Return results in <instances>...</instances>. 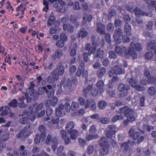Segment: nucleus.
Here are the masks:
<instances>
[{"instance_id":"f257e3e1","label":"nucleus","mask_w":156,"mask_h":156,"mask_svg":"<svg viewBox=\"0 0 156 156\" xmlns=\"http://www.w3.org/2000/svg\"><path fill=\"white\" fill-rule=\"evenodd\" d=\"M43 104L42 103L37 105V103L34 104L32 106L29 107L30 111L27 112V114L29 116L31 120L34 121L36 119V116L38 111L43 108Z\"/></svg>"},{"instance_id":"f03ea898","label":"nucleus","mask_w":156,"mask_h":156,"mask_svg":"<svg viewBox=\"0 0 156 156\" xmlns=\"http://www.w3.org/2000/svg\"><path fill=\"white\" fill-rule=\"evenodd\" d=\"M141 49L140 44L138 43L135 44L132 42L130 44V47L128 49V53L126 55V58H128L129 55H131L133 58L137 57V53L136 50L140 51Z\"/></svg>"},{"instance_id":"7ed1b4c3","label":"nucleus","mask_w":156,"mask_h":156,"mask_svg":"<svg viewBox=\"0 0 156 156\" xmlns=\"http://www.w3.org/2000/svg\"><path fill=\"white\" fill-rule=\"evenodd\" d=\"M119 112L121 114L124 113L125 116H128L127 119L129 121H133L135 119L133 110L129 108L128 107L126 106L120 108Z\"/></svg>"},{"instance_id":"20e7f679","label":"nucleus","mask_w":156,"mask_h":156,"mask_svg":"<svg viewBox=\"0 0 156 156\" xmlns=\"http://www.w3.org/2000/svg\"><path fill=\"white\" fill-rule=\"evenodd\" d=\"M127 10L131 12H135L136 16L138 17L141 16H150L151 15L150 13H148L144 12L138 7H136L134 8L133 5H129L126 7Z\"/></svg>"},{"instance_id":"39448f33","label":"nucleus","mask_w":156,"mask_h":156,"mask_svg":"<svg viewBox=\"0 0 156 156\" xmlns=\"http://www.w3.org/2000/svg\"><path fill=\"white\" fill-rule=\"evenodd\" d=\"M130 89L129 86L126 84L121 83L119 85L118 87V90L119 92H122L126 91V92L121 93L119 95L120 97L123 98L126 96L128 94L127 90Z\"/></svg>"},{"instance_id":"423d86ee","label":"nucleus","mask_w":156,"mask_h":156,"mask_svg":"<svg viewBox=\"0 0 156 156\" xmlns=\"http://www.w3.org/2000/svg\"><path fill=\"white\" fill-rule=\"evenodd\" d=\"M95 37L93 36L92 37V44L91 47H90V45L87 44L85 46V49L86 50L88 51V54L90 55L92 53H94L95 51L97 45L95 42Z\"/></svg>"},{"instance_id":"0eeeda50","label":"nucleus","mask_w":156,"mask_h":156,"mask_svg":"<svg viewBox=\"0 0 156 156\" xmlns=\"http://www.w3.org/2000/svg\"><path fill=\"white\" fill-rule=\"evenodd\" d=\"M106 132V135L109 138L112 137V136L114 135L116 133V127L115 126H108Z\"/></svg>"},{"instance_id":"6e6552de","label":"nucleus","mask_w":156,"mask_h":156,"mask_svg":"<svg viewBox=\"0 0 156 156\" xmlns=\"http://www.w3.org/2000/svg\"><path fill=\"white\" fill-rule=\"evenodd\" d=\"M125 71L118 66H116L113 69H111L109 73V75L110 76H112L114 74L118 75L122 73H124Z\"/></svg>"},{"instance_id":"1a4fd4ad","label":"nucleus","mask_w":156,"mask_h":156,"mask_svg":"<svg viewBox=\"0 0 156 156\" xmlns=\"http://www.w3.org/2000/svg\"><path fill=\"white\" fill-rule=\"evenodd\" d=\"M138 81L136 79H131L129 81V84L132 87L139 91H143L145 89L144 87H142L137 84Z\"/></svg>"},{"instance_id":"9d476101","label":"nucleus","mask_w":156,"mask_h":156,"mask_svg":"<svg viewBox=\"0 0 156 156\" xmlns=\"http://www.w3.org/2000/svg\"><path fill=\"white\" fill-rule=\"evenodd\" d=\"M74 79L72 80V81L69 79H68L66 81L65 79H63L62 81L59 86H63L65 88L66 87L70 88L72 85V83H75L76 81V77L74 76Z\"/></svg>"},{"instance_id":"9b49d317","label":"nucleus","mask_w":156,"mask_h":156,"mask_svg":"<svg viewBox=\"0 0 156 156\" xmlns=\"http://www.w3.org/2000/svg\"><path fill=\"white\" fill-rule=\"evenodd\" d=\"M122 34V30L121 29L118 28L115 30V33L113 35V37L115 42L117 44L120 43Z\"/></svg>"},{"instance_id":"f8f14e48","label":"nucleus","mask_w":156,"mask_h":156,"mask_svg":"<svg viewBox=\"0 0 156 156\" xmlns=\"http://www.w3.org/2000/svg\"><path fill=\"white\" fill-rule=\"evenodd\" d=\"M85 108H90L91 110H95L96 108V105L95 101L93 99H87L85 103Z\"/></svg>"},{"instance_id":"ddd939ff","label":"nucleus","mask_w":156,"mask_h":156,"mask_svg":"<svg viewBox=\"0 0 156 156\" xmlns=\"http://www.w3.org/2000/svg\"><path fill=\"white\" fill-rule=\"evenodd\" d=\"M47 87L48 90V92H46L48 98H51L55 97L54 96L55 91L53 89L55 88V85H53V86H51L50 85H48L47 86Z\"/></svg>"},{"instance_id":"4468645a","label":"nucleus","mask_w":156,"mask_h":156,"mask_svg":"<svg viewBox=\"0 0 156 156\" xmlns=\"http://www.w3.org/2000/svg\"><path fill=\"white\" fill-rule=\"evenodd\" d=\"M51 99H48L45 102V105L47 107H49L51 106H55L57 104L58 99L56 97H54L52 98Z\"/></svg>"},{"instance_id":"2eb2a0df","label":"nucleus","mask_w":156,"mask_h":156,"mask_svg":"<svg viewBox=\"0 0 156 156\" xmlns=\"http://www.w3.org/2000/svg\"><path fill=\"white\" fill-rule=\"evenodd\" d=\"M64 108V106L63 104H60L58 107L55 109V115L56 116H59L64 115L65 114V112L63 110Z\"/></svg>"},{"instance_id":"dca6fc26","label":"nucleus","mask_w":156,"mask_h":156,"mask_svg":"<svg viewBox=\"0 0 156 156\" xmlns=\"http://www.w3.org/2000/svg\"><path fill=\"white\" fill-rule=\"evenodd\" d=\"M31 134V132L28 130L26 128L24 130H23L16 135L17 137L20 138L22 136L24 137H27Z\"/></svg>"},{"instance_id":"f3484780","label":"nucleus","mask_w":156,"mask_h":156,"mask_svg":"<svg viewBox=\"0 0 156 156\" xmlns=\"http://www.w3.org/2000/svg\"><path fill=\"white\" fill-rule=\"evenodd\" d=\"M141 124L140 123L137 124V126L140 131L142 133H144L146 131H150V130H152L154 129L153 126L150 127L147 125H144L141 127H140Z\"/></svg>"},{"instance_id":"a211bd4d","label":"nucleus","mask_w":156,"mask_h":156,"mask_svg":"<svg viewBox=\"0 0 156 156\" xmlns=\"http://www.w3.org/2000/svg\"><path fill=\"white\" fill-rule=\"evenodd\" d=\"M129 135L133 139L136 140L139 137V133L137 132H135L133 128H131L129 131Z\"/></svg>"},{"instance_id":"6ab92c4d","label":"nucleus","mask_w":156,"mask_h":156,"mask_svg":"<svg viewBox=\"0 0 156 156\" xmlns=\"http://www.w3.org/2000/svg\"><path fill=\"white\" fill-rule=\"evenodd\" d=\"M58 78V76L57 74H55V72H52L51 75L48 77L47 81L49 83H52L57 80Z\"/></svg>"},{"instance_id":"aec40b11","label":"nucleus","mask_w":156,"mask_h":156,"mask_svg":"<svg viewBox=\"0 0 156 156\" xmlns=\"http://www.w3.org/2000/svg\"><path fill=\"white\" fill-rule=\"evenodd\" d=\"M0 138L1 140L6 141L9 138V133L7 131H4L2 129H0Z\"/></svg>"},{"instance_id":"412c9836","label":"nucleus","mask_w":156,"mask_h":156,"mask_svg":"<svg viewBox=\"0 0 156 156\" xmlns=\"http://www.w3.org/2000/svg\"><path fill=\"white\" fill-rule=\"evenodd\" d=\"M144 74L145 76L148 79V83H152L156 82V76L155 79L152 77H150V73L147 69H145L144 72Z\"/></svg>"},{"instance_id":"4be33fe9","label":"nucleus","mask_w":156,"mask_h":156,"mask_svg":"<svg viewBox=\"0 0 156 156\" xmlns=\"http://www.w3.org/2000/svg\"><path fill=\"white\" fill-rule=\"evenodd\" d=\"M60 133L62 138L64 140L65 144H69L70 141V140L69 138L68 137L66 132L63 130H61Z\"/></svg>"},{"instance_id":"5701e85b","label":"nucleus","mask_w":156,"mask_h":156,"mask_svg":"<svg viewBox=\"0 0 156 156\" xmlns=\"http://www.w3.org/2000/svg\"><path fill=\"white\" fill-rule=\"evenodd\" d=\"M99 144L101 147H108V143L107 138L105 137H101L99 140Z\"/></svg>"},{"instance_id":"b1692460","label":"nucleus","mask_w":156,"mask_h":156,"mask_svg":"<svg viewBox=\"0 0 156 156\" xmlns=\"http://www.w3.org/2000/svg\"><path fill=\"white\" fill-rule=\"evenodd\" d=\"M97 31L98 33L102 34L105 33V26L100 23H97Z\"/></svg>"},{"instance_id":"393cba45","label":"nucleus","mask_w":156,"mask_h":156,"mask_svg":"<svg viewBox=\"0 0 156 156\" xmlns=\"http://www.w3.org/2000/svg\"><path fill=\"white\" fill-rule=\"evenodd\" d=\"M124 30V31L127 35L131 36L132 35L131 27L128 23H126L125 24Z\"/></svg>"},{"instance_id":"a878e982","label":"nucleus","mask_w":156,"mask_h":156,"mask_svg":"<svg viewBox=\"0 0 156 156\" xmlns=\"http://www.w3.org/2000/svg\"><path fill=\"white\" fill-rule=\"evenodd\" d=\"M104 85V83L102 81H99L96 83V86L98 88L99 92L100 93H102L104 91L103 87Z\"/></svg>"},{"instance_id":"bb28decb","label":"nucleus","mask_w":156,"mask_h":156,"mask_svg":"<svg viewBox=\"0 0 156 156\" xmlns=\"http://www.w3.org/2000/svg\"><path fill=\"white\" fill-rule=\"evenodd\" d=\"M155 42L154 40H152L149 42L147 45V49L149 51H152L155 49L154 51L156 53V48H155Z\"/></svg>"},{"instance_id":"cd10ccee","label":"nucleus","mask_w":156,"mask_h":156,"mask_svg":"<svg viewBox=\"0 0 156 156\" xmlns=\"http://www.w3.org/2000/svg\"><path fill=\"white\" fill-rule=\"evenodd\" d=\"M55 20V17L53 12L51 13V16L49 17L47 23V25L48 26H50L53 23Z\"/></svg>"},{"instance_id":"c85d7f7f","label":"nucleus","mask_w":156,"mask_h":156,"mask_svg":"<svg viewBox=\"0 0 156 156\" xmlns=\"http://www.w3.org/2000/svg\"><path fill=\"white\" fill-rule=\"evenodd\" d=\"M68 133L70 135V138L72 140L76 139L79 136V132L75 129L72 130Z\"/></svg>"},{"instance_id":"c756f323","label":"nucleus","mask_w":156,"mask_h":156,"mask_svg":"<svg viewBox=\"0 0 156 156\" xmlns=\"http://www.w3.org/2000/svg\"><path fill=\"white\" fill-rule=\"evenodd\" d=\"M55 74H57L58 75H62L64 73V68L63 66H61L58 67L54 71Z\"/></svg>"},{"instance_id":"7c9ffc66","label":"nucleus","mask_w":156,"mask_h":156,"mask_svg":"<svg viewBox=\"0 0 156 156\" xmlns=\"http://www.w3.org/2000/svg\"><path fill=\"white\" fill-rule=\"evenodd\" d=\"M26 9V7L24 5H23V4H21L19 6H18L16 9L17 11H20V12H18V13L16 15V16H18L20 14L23 15L24 14V11Z\"/></svg>"},{"instance_id":"2f4dec72","label":"nucleus","mask_w":156,"mask_h":156,"mask_svg":"<svg viewBox=\"0 0 156 156\" xmlns=\"http://www.w3.org/2000/svg\"><path fill=\"white\" fill-rule=\"evenodd\" d=\"M88 34V32L83 28L81 29L78 33L77 36L78 37H81L82 38L86 37Z\"/></svg>"},{"instance_id":"473e14b6","label":"nucleus","mask_w":156,"mask_h":156,"mask_svg":"<svg viewBox=\"0 0 156 156\" xmlns=\"http://www.w3.org/2000/svg\"><path fill=\"white\" fill-rule=\"evenodd\" d=\"M126 48L124 47H120L119 46H116L115 48L116 52L120 55L122 54L126 51Z\"/></svg>"},{"instance_id":"72a5a7b5","label":"nucleus","mask_w":156,"mask_h":156,"mask_svg":"<svg viewBox=\"0 0 156 156\" xmlns=\"http://www.w3.org/2000/svg\"><path fill=\"white\" fill-rule=\"evenodd\" d=\"M62 52L61 49H59L57 50L54 55L52 56V57L54 59L56 58H59L62 56Z\"/></svg>"},{"instance_id":"f704fd0d","label":"nucleus","mask_w":156,"mask_h":156,"mask_svg":"<svg viewBox=\"0 0 156 156\" xmlns=\"http://www.w3.org/2000/svg\"><path fill=\"white\" fill-rule=\"evenodd\" d=\"M63 27L64 31H67L69 32H72L73 31V27L70 24H64L63 25Z\"/></svg>"},{"instance_id":"c9c22d12","label":"nucleus","mask_w":156,"mask_h":156,"mask_svg":"<svg viewBox=\"0 0 156 156\" xmlns=\"http://www.w3.org/2000/svg\"><path fill=\"white\" fill-rule=\"evenodd\" d=\"M74 127V122L72 121H70L69 122L66 126V130L67 131L68 133H70Z\"/></svg>"},{"instance_id":"e433bc0d","label":"nucleus","mask_w":156,"mask_h":156,"mask_svg":"<svg viewBox=\"0 0 156 156\" xmlns=\"http://www.w3.org/2000/svg\"><path fill=\"white\" fill-rule=\"evenodd\" d=\"M92 19V16L90 15H87L86 14H84L83 15V23L84 24L87 22H90L91 21Z\"/></svg>"},{"instance_id":"4c0bfd02","label":"nucleus","mask_w":156,"mask_h":156,"mask_svg":"<svg viewBox=\"0 0 156 156\" xmlns=\"http://www.w3.org/2000/svg\"><path fill=\"white\" fill-rule=\"evenodd\" d=\"M71 109L73 111H76L79 108V104L76 102L73 101L71 104Z\"/></svg>"},{"instance_id":"58836bf2","label":"nucleus","mask_w":156,"mask_h":156,"mask_svg":"<svg viewBox=\"0 0 156 156\" xmlns=\"http://www.w3.org/2000/svg\"><path fill=\"white\" fill-rule=\"evenodd\" d=\"M39 130L41 132V136L42 138H45L46 136V135L45 134L46 131L44 126L43 125L40 126L38 128Z\"/></svg>"},{"instance_id":"ea45409f","label":"nucleus","mask_w":156,"mask_h":156,"mask_svg":"<svg viewBox=\"0 0 156 156\" xmlns=\"http://www.w3.org/2000/svg\"><path fill=\"white\" fill-rule=\"evenodd\" d=\"M72 49L70 52V55L72 56H74L76 54V49L77 47V44L76 43H73L72 45Z\"/></svg>"},{"instance_id":"a19ab883","label":"nucleus","mask_w":156,"mask_h":156,"mask_svg":"<svg viewBox=\"0 0 156 156\" xmlns=\"http://www.w3.org/2000/svg\"><path fill=\"white\" fill-rule=\"evenodd\" d=\"M106 71V70L104 68L102 67L101 68L98 70L97 73L98 76L100 78H102L105 73Z\"/></svg>"},{"instance_id":"79ce46f5","label":"nucleus","mask_w":156,"mask_h":156,"mask_svg":"<svg viewBox=\"0 0 156 156\" xmlns=\"http://www.w3.org/2000/svg\"><path fill=\"white\" fill-rule=\"evenodd\" d=\"M102 147L100 150V153L103 155H105L108 153V147Z\"/></svg>"},{"instance_id":"37998d69","label":"nucleus","mask_w":156,"mask_h":156,"mask_svg":"<svg viewBox=\"0 0 156 156\" xmlns=\"http://www.w3.org/2000/svg\"><path fill=\"white\" fill-rule=\"evenodd\" d=\"M25 113H26L27 115V117H23L21 118L20 119V122L22 124H24L26 123L28 121V119H30H30L29 118V116L27 114V112L26 111H25L24 112Z\"/></svg>"},{"instance_id":"c03bdc74","label":"nucleus","mask_w":156,"mask_h":156,"mask_svg":"<svg viewBox=\"0 0 156 156\" xmlns=\"http://www.w3.org/2000/svg\"><path fill=\"white\" fill-rule=\"evenodd\" d=\"M25 147L23 145L20 146V149L19 151L20 152V155L21 156H27V153L26 151L24 150Z\"/></svg>"},{"instance_id":"a18cd8bd","label":"nucleus","mask_w":156,"mask_h":156,"mask_svg":"<svg viewBox=\"0 0 156 156\" xmlns=\"http://www.w3.org/2000/svg\"><path fill=\"white\" fill-rule=\"evenodd\" d=\"M98 135L97 134L94 135H88L86 136V138L87 140H90L94 139H95L98 137Z\"/></svg>"},{"instance_id":"49530a36","label":"nucleus","mask_w":156,"mask_h":156,"mask_svg":"<svg viewBox=\"0 0 156 156\" xmlns=\"http://www.w3.org/2000/svg\"><path fill=\"white\" fill-rule=\"evenodd\" d=\"M24 85V83L22 81L21 82L16 83L14 87H16L19 90L22 91V89L23 88Z\"/></svg>"},{"instance_id":"de8ad7c7","label":"nucleus","mask_w":156,"mask_h":156,"mask_svg":"<svg viewBox=\"0 0 156 156\" xmlns=\"http://www.w3.org/2000/svg\"><path fill=\"white\" fill-rule=\"evenodd\" d=\"M123 119V117L121 115H116L112 119V121L115 122L118 120H122Z\"/></svg>"},{"instance_id":"09e8293b","label":"nucleus","mask_w":156,"mask_h":156,"mask_svg":"<svg viewBox=\"0 0 156 156\" xmlns=\"http://www.w3.org/2000/svg\"><path fill=\"white\" fill-rule=\"evenodd\" d=\"M44 138H45L44 137H43V138H42L41 135L40 136L39 134H37L35 136V139L34 140V143L36 144H37L40 142L41 139L43 140Z\"/></svg>"},{"instance_id":"8fccbe9b","label":"nucleus","mask_w":156,"mask_h":156,"mask_svg":"<svg viewBox=\"0 0 156 156\" xmlns=\"http://www.w3.org/2000/svg\"><path fill=\"white\" fill-rule=\"evenodd\" d=\"M155 93L156 89L154 87H151L148 89V93L151 95H154Z\"/></svg>"},{"instance_id":"3c124183","label":"nucleus","mask_w":156,"mask_h":156,"mask_svg":"<svg viewBox=\"0 0 156 156\" xmlns=\"http://www.w3.org/2000/svg\"><path fill=\"white\" fill-rule=\"evenodd\" d=\"M45 91L46 93L48 92V90L47 89L46 86L39 88L37 94L39 95H41L44 93Z\"/></svg>"},{"instance_id":"603ef678","label":"nucleus","mask_w":156,"mask_h":156,"mask_svg":"<svg viewBox=\"0 0 156 156\" xmlns=\"http://www.w3.org/2000/svg\"><path fill=\"white\" fill-rule=\"evenodd\" d=\"M92 85H90L87 86L86 88H84L83 90V93L85 95H86L87 94L90 92L92 88Z\"/></svg>"},{"instance_id":"864d4df0","label":"nucleus","mask_w":156,"mask_h":156,"mask_svg":"<svg viewBox=\"0 0 156 156\" xmlns=\"http://www.w3.org/2000/svg\"><path fill=\"white\" fill-rule=\"evenodd\" d=\"M51 142L53 144L52 146V148L54 151H55L56 150L57 147V140L55 138H53L51 140Z\"/></svg>"},{"instance_id":"5fc2aeb1","label":"nucleus","mask_w":156,"mask_h":156,"mask_svg":"<svg viewBox=\"0 0 156 156\" xmlns=\"http://www.w3.org/2000/svg\"><path fill=\"white\" fill-rule=\"evenodd\" d=\"M64 106V108L66 111L68 112H69L71 109L70 104L68 102H66L65 103Z\"/></svg>"},{"instance_id":"6e6d98bb","label":"nucleus","mask_w":156,"mask_h":156,"mask_svg":"<svg viewBox=\"0 0 156 156\" xmlns=\"http://www.w3.org/2000/svg\"><path fill=\"white\" fill-rule=\"evenodd\" d=\"M103 51L99 49L97 51L96 56L97 57L102 58L103 57Z\"/></svg>"},{"instance_id":"4d7b16f0","label":"nucleus","mask_w":156,"mask_h":156,"mask_svg":"<svg viewBox=\"0 0 156 156\" xmlns=\"http://www.w3.org/2000/svg\"><path fill=\"white\" fill-rule=\"evenodd\" d=\"M84 65V62L82 61L80 63V68H79L77 72L76 73V75L77 76H78L79 77L82 74V70H80V68L81 67H82Z\"/></svg>"},{"instance_id":"13d9d810","label":"nucleus","mask_w":156,"mask_h":156,"mask_svg":"<svg viewBox=\"0 0 156 156\" xmlns=\"http://www.w3.org/2000/svg\"><path fill=\"white\" fill-rule=\"evenodd\" d=\"M69 20L71 23H74L77 21V18L76 16L71 15L69 17Z\"/></svg>"},{"instance_id":"bf43d9fd","label":"nucleus","mask_w":156,"mask_h":156,"mask_svg":"<svg viewBox=\"0 0 156 156\" xmlns=\"http://www.w3.org/2000/svg\"><path fill=\"white\" fill-rule=\"evenodd\" d=\"M114 27L113 24L111 23H108L107 25L106 29L108 31H112Z\"/></svg>"},{"instance_id":"052dcab7","label":"nucleus","mask_w":156,"mask_h":156,"mask_svg":"<svg viewBox=\"0 0 156 156\" xmlns=\"http://www.w3.org/2000/svg\"><path fill=\"white\" fill-rule=\"evenodd\" d=\"M129 141H128L127 142H125L122 143L121 144V146L122 148H124V150L126 151L127 150L129 146L128 144H129Z\"/></svg>"},{"instance_id":"680f3d73","label":"nucleus","mask_w":156,"mask_h":156,"mask_svg":"<svg viewBox=\"0 0 156 156\" xmlns=\"http://www.w3.org/2000/svg\"><path fill=\"white\" fill-rule=\"evenodd\" d=\"M107 103L105 101H100L98 103V106L101 109L105 107L107 105Z\"/></svg>"},{"instance_id":"e2e57ef3","label":"nucleus","mask_w":156,"mask_h":156,"mask_svg":"<svg viewBox=\"0 0 156 156\" xmlns=\"http://www.w3.org/2000/svg\"><path fill=\"white\" fill-rule=\"evenodd\" d=\"M94 151V146L92 145H89L87 148V151L89 154H91Z\"/></svg>"},{"instance_id":"0e129e2a","label":"nucleus","mask_w":156,"mask_h":156,"mask_svg":"<svg viewBox=\"0 0 156 156\" xmlns=\"http://www.w3.org/2000/svg\"><path fill=\"white\" fill-rule=\"evenodd\" d=\"M5 109L2 111V113L1 114V115L2 116H4L8 114L10 111L9 107L8 106L5 107Z\"/></svg>"},{"instance_id":"69168bd1","label":"nucleus","mask_w":156,"mask_h":156,"mask_svg":"<svg viewBox=\"0 0 156 156\" xmlns=\"http://www.w3.org/2000/svg\"><path fill=\"white\" fill-rule=\"evenodd\" d=\"M60 40L64 42H66L67 41V37L65 34L62 33L60 36Z\"/></svg>"},{"instance_id":"338daca9","label":"nucleus","mask_w":156,"mask_h":156,"mask_svg":"<svg viewBox=\"0 0 156 156\" xmlns=\"http://www.w3.org/2000/svg\"><path fill=\"white\" fill-rule=\"evenodd\" d=\"M89 132L91 134H94L96 132V126L94 125L92 126L89 130Z\"/></svg>"},{"instance_id":"774afa93","label":"nucleus","mask_w":156,"mask_h":156,"mask_svg":"<svg viewBox=\"0 0 156 156\" xmlns=\"http://www.w3.org/2000/svg\"><path fill=\"white\" fill-rule=\"evenodd\" d=\"M64 42L63 41L60 40L58 41L56 43V45L59 48H62L63 47L64 45Z\"/></svg>"}]
</instances>
